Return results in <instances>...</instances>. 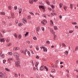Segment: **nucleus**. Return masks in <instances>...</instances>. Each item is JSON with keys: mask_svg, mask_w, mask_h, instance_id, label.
I'll use <instances>...</instances> for the list:
<instances>
[{"mask_svg": "<svg viewBox=\"0 0 78 78\" xmlns=\"http://www.w3.org/2000/svg\"><path fill=\"white\" fill-rule=\"evenodd\" d=\"M13 55L16 57V60H19V58L20 57L19 54L17 52H15L13 54Z\"/></svg>", "mask_w": 78, "mask_h": 78, "instance_id": "1", "label": "nucleus"}, {"mask_svg": "<svg viewBox=\"0 0 78 78\" xmlns=\"http://www.w3.org/2000/svg\"><path fill=\"white\" fill-rule=\"evenodd\" d=\"M17 61L16 62L15 65L16 67H20V62L19 61V60H16Z\"/></svg>", "mask_w": 78, "mask_h": 78, "instance_id": "2", "label": "nucleus"}, {"mask_svg": "<svg viewBox=\"0 0 78 78\" xmlns=\"http://www.w3.org/2000/svg\"><path fill=\"white\" fill-rule=\"evenodd\" d=\"M23 22L24 23H27V20L26 18H23Z\"/></svg>", "mask_w": 78, "mask_h": 78, "instance_id": "3", "label": "nucleus"}, {"mask_svg": "<svg viewBox=\"0 0 78 78\" xmlns=\"http://www.w3.org/2000/svg\"><path fill=\"white\" fill-rule=\"evenodd\" d=\"M36 31L37 34H39L38 32L39 31V27H37L36 28Z\"/></svg>", "mask_w": 78, "mask_h": 78, "instance_id": "4", "label": "nucleus"}, {"mask_svg": "<svg viewBox=\"0 0 78 78\" xmlns=\"http://www.w3.org/2000/svg\"><path fill=\"white\" fill-rule=\"evenodd\" d=\"M19 49V47H15L13 49V50L14 51H17V50H18Z\"/></svg>", "mask_w": 78, "mask_h": 78, "instance_id": "5", "label": "nucleus"}, {"mask_svg": "<svg viewBox=\"0 0 78 78\" xmlns=\"http://www.w3.org/2000/svg\"><path fill=\"white\" fill-rule=\"evenodd\" d=\"M50 25H51V26H53L54 24H53V21H52V20H50Z\"/></svg>", "mask_w": 78, "mask_h": 78, "instance_id": "6", "label": "nucleus"}, {"mask_svg": "<svg viewBox=\"0 0 78 78\" xmlns=\"http://www.w3.org/2000/svg\"><path fill=\"white\" fill-rule=\"evenodd\" d=\"M11 16L12 18V19H14V17H15L14 14L12 13L11 14Z\"/></svg>", "mask_w": 78, "mask_h": 78, "instance_id": "7", "label": "nucleus"}, {"mask_svg": "<svg viewBox=\"0 0 78 78\" xmlns=\"http://www.w3.org/2000/svg\"><path fill=\"white\" fill-rule=\"evenodd\" d=\"M44 66H42L41 67L40 70H41V71H42V70H44Z\"/></svg>", "mask_w": 78, "mask_h": 78, "instance_id": "8", "label": "nucleus"}, {"mask_svg": "<svg viewBox=\"0 0 78 78\" xmlns=\"http://www.w3.org/2000/svg\"><path fill=\"white\" fill-rule=\"evenodd\" d=\"M43 51H45L46 52H47V48L45 47H44L43 48Z\"/></svg>", "mask_w": 78, "mask_h": 78, "instance_id": "9", "label": "nucleus"}, {"mask_svg": "<svg viewBox=\"0 0 78 78\" xmlns=\"http://www.w3.org/2000/svg\"><path fill=\"white\" fill-rule=\"evenodd\" d=\"M50 31L51 33L53 34H55V32L53 31V29H51Z\"/></svg>", "mask_w": 78, "mask_h": 78, "instance_id": "10", "label": "nucleus"}, {"mask_svg": "<svg viewBox=\"0 0 78 78\" xmlns=\"http://www.w3.org/2000/svg\"><path fill=\"white\" fill-rule=\"evenodd\" d=\"M39 8H42L43 9H45V7L42 5H40L39 6Z\"/></svg>", "mask_w": 78, "mask_h": 78, "instance_id": "11", "label": "nucleus"}, {"mask_svg": "<svg viewBox=\"0 0 78 78\" xmlns=\"http://www.w3.org/2000/svg\"><path fill=\"white\" fill-rule=\"evenodd\" d=\"M29 3H30V4H33V0H30L29 1Z\"/></svg>", "mask_w": 78, "mask_h": 78, "instance_id": "12", "label": "nucleus"}, {"mask_svg": "<svg viewBox=\"0 0 78 78\" xmlns=\"http://www.w3.org/2000/svg\"><path fill=\"white\" fill-rule=\"evenodd\" d=\"M18 25L19 27H22V23H19L18 24Z\"/></svg>", "mask_w": 78, "mask_h": 78, "instance_id": "13", "label": "nucleus"}, {"mask_svg": "<svg viewBox=\"0 0 78 78\" xmlns=\"http://www.w3.org/2000/svg\"><path fill=\"white\" fill-rule=\"evenodd\" d=\"M8 10H11V9H12V7L11 6H9L8 7Z\"/></svg>", "mask_w": 78, "mask_h": 78, "instance_id": "14", "label": "nucleus"}, {"mask_svg": "<svg viewBox=\"0 0 78 78\" xmlns=\"http://www.w3.org/2000/svg\"><path fill=\"white\" fill-rule=\"evenodd\" d=\"M46 3H47V4H48V5H50V3L48 1L46 0Z\"/></svg>", "mask_w": 78, "mask_h": 78, "instance_id": "15", "label": "nucleus"}, {"mask_svg": "<svg viewBox=\"0 0 78 78\" xmlns=\"http://www.w3.org/2000/svg\"><path fill=\"white\" fill-rule=\"evenodd\" d=\"M27 51H28V50H27V49H26L25 50V52H23L24 55H26V54H27V53L28 52Z\"/></svg>", "mask_w": 78, "mask_h": 78, "instance_id": "16", "label": "nucleus"}, {"mask_svg": "<svg viewBox=\"0 0 78 78\" xmlns=\"http://www.w3.org/2000/svg\"><path fill=\"white\" fill-rule=\"evenodd\" d=\"M54 28L55 30H58V27L56 26H54Z\"/></svg>", "mask_w": 78, "mask_h": 78, "instance_id": "17", "label": "nucleus"}, {"mask_svg": "<svg viewBox=\"0 0 78 78\" xmlns=\"http://www.w3.org/2000/svg\"><path fill=\"white\" fill-rule=\"evenodd\" d=\"M22 9L21 8L19 10V14H20V13H21V12H22Z\"/></svg>", "mask_w": 78, "mask_h": 78, "instance_id": "18", "label": "nucleus"}, {"mask_svg": "<svg viewBox=\"0 0 78 78\" xmlns=\"http://www.w3.org/2000/svg\"><path fill=\"white\" fill-rule=\"evenodd\" d=\"M55 69H53L51 70V73H55Z\"/></svg>", "mask_w": 78, "mask_h": 78, "instance_id": "19", "label": "nucleus"}, {"mask_svg": "<svg viewBox=\"0 0 78 78\" xmlns=\"http://www.w3.org/2000/svg\"><path fill=\"white\" fill-rule=\"evenodd\" d=\"M3 74L2 73H0V77H2H2H3Z\"/></svg>", "mask_w": 78, "mask_h": 78, "instance_id": "20", "label": "nucleus"}, {"mask_svg": "<svg viewBox=\"0 0 78 78\" xmlns=\"http://www.w3.org/2000/svg\"><path fill=\"white\" fill-rule=\"evenodd\" d=\"M13 60V58H10L8 59V61H12Z\"/></svg>", "mask_w": 78, "mask_h": 78, "instance_id": "21", "label": "nucleus"}, {"mask_svg": "<svg viewBox=\"0 0 78 78\" xmlns=\"http://www.w3.org/2000/svg\"><path fill=\"white\" fill-rule=\"evenodd\" d=\"M68 8V7L67 6H64L63 7V9L65 10V11H66V9H67V8Z\"/></svg>", "mask_w": 78, "mask_h": 78, "instance_id": "22", "label": "nucleus"}, {"mask_svg": "<svg viewBox=\"0 0 78 78\" xmlns=\"http://www.w3.org/2000/svg\"><path fill=\"white\" fill-rule=\"evenodd\" d=\"M8 54L9 55H12V52H9Z\"/></svg>", "mask_w": 78, "mask_h": 78, "instance_id": "23", "label": "nucleus"}, {"mask_svg": "<svg viewBox=\"0 0 78 78\" xmlns=\"http://www.w3.org/2000/svg\"><path fill=\"white\" fill-rule=\"evenodd\" d=\"M69 53V52L67 51H66L65 52V54L66 55V56L68 55V54Z\"/></svg>", "mask_w": 78, "mask_h": 78, "instance_id": "24", "label": "nucleus"}, {"mask_svg": "<svg viewBox=\"0 0 78 78\" xmlns=\"http://www.w3.org/2000/svg\"><path fill=\"white\" fill-rule=\"evenodd\" d=\"M0 42H5V40L3 39L0 38Z\"/></svg>", "mask_w": 78, "mask_h": 78, "instance_id": "25", "label": "nucleus"}, {"mask_svg": "<svg viewBox=\"0 0 78 78\" xmlns=\"http://www.w3.org/2000/svg\"><path fill=\"white\" fill-rule=\"evenodd\" d=\"M0 14H1V15H5V13L4 12H1L0 13Z\"/></svg>", "mask_w": 78, "mask_h": 78, "instance_id": "26", "label": "nucleus"}, {"mask_svg": "<svg viewBox=\"0 0 78 78\" xmlns=\"http://www.w3.org/2000/svg\"><path fill=\"white\" fill-rule=\"evenodd\" d=\"M36 49L37 50H39V47H38V46H36Z\"/></svg>", "mask_w": 78, "mask_h": 78, "instance_id": "27", "label": "nucleus"}, {"mask_svg": "<svg viewBox=\"0 0 78 78\" xmlns=\"http://www.w3.org/2000/svg\"><path fill=\"white\" fill-rule=\"evenodd\" d=\"M5 70H6V71H7V72H10V70L7 68H5Z\"/></svg>", "mask_w": 78, "mask_h": 78, "instance_id": "28", "label": "nucleus"}, {"mask_svg": "<svg viewBox=\"0 0 78 78\" xmlns=\"http://www.w3.org/2000/svg\"><path fill=\"white\" fill-rule=\"evenodd\" d=\"M78 50V47L76 46L75 48V51H77Z\"/></svg>", "mask_w": 78, "mask_h": 78, "instance_id": "29", "label": "nucleus"}, {"mask_svg": "<svg viewBox=\"0 0 78 78\" xmlns=\"http://www.w3.org/2000/svg\"><path fill=\"white\" fill-rule=\"evenodd\" d=\"M73 31V30H70L69 31V33H72Z\"/></svg>", "mask_w": 78, "mask_h": 78, "instance_id": "30", "label": "nucleus"}, {"mask_svg": "<svg viewBox=\"0 0 78 78\" xmlns=\"http://www.w3.org/2000/svg\"><path fill=\"white\" fill-rule=\"evenodd\" d=\"M1 57L2 59H4V58H5V55H4V54H2L1 55Z\"/></svg>", "mask_w": 78, "mask_h": 78, "instance_id": "31", "label": "nucleus"}, {"mask_svg": "<svg viewBox=\"0 0 78 78\" xmlns=\"http://www.w3.org/2000/svg\"><path fill=\"white\" fill-rule=\"evenodd\" d=\"M44 69H46V70L47 71H48V69L47 67H46V66H44Z\"/></svg>", "mask_w": 78, "mask_h": 78, "instance_id": "32", "label": "nucleus"}, {"mask_svg": "<svg viewBox=\"0 0 78 78\" xmlns=\"http://www.w3.org/2000/svg\"><path fill=\"white\" fill-rule=\"evenodd\" d=\"M11 43H10L7 44V46H11Z\"/></svg>", "mask_w": 78, "mask_h": 78, "instance_id": "33", "label": "nucleus"}, {"mask_svg": "<svg viewBox=\"0 0 78 78\" xmlns=\"http://www.w3.org/2000/svg\"><path fill=\"white\" fill-rule=\"evenodd\" d=\"M41 22L43 25H45V23L44 22V21H41Z\"/></svg>", "mask_w": 78, "mask_h": 78, "instance_id": "34", "label": "nucleus"}, {"mask_svg": "<svg viewBox=\"0 0 78 78\" xmlns=\"http://www.w3.org/2000/svg\"><path fill=\"white\" fill-rule=\"evenodd\" d=\"M14 36L16 37V38H17V34H14Z\"/></svg>", "mask_w": 78, "mask_h": 78, "instance_id": "35", "label": "nucleus"}, {"mask_svg": "<svg viewBox=\"0 0 78 78\" xmlns=\"http://www.w3.org/2000/svg\"><path fill=\"white\" fill-rule=\"evenodd\" d=\"M33 39H34V40H35V41H36V40H37V38H36V37H33Z\"/></svg>", "mask_w": 78, "mask_h": 78, "instance_id": "36", "label": "nucleus"}, {"mask_svg": "<svg viewBox=\"0 0 78 78\" xmlns=\"http://www.w3.org/2000/svg\"><path fill=\"white\" fill-rule=\"evenodd\" d=\"M6 42H9V38H7L6 39Z\"/></svg>", "mask_w": 78, "mask_h": 78, "instance_id": "37", "label": "nucleus"}, {"mask_svg": "<svg viewBox=\"0 0 78 78\" xmlns=\"http://www.w3.org/2000/svg\"><path fill=\"white\" fill-rule=\"evenodd\" d=\"M18 37L19 39H21L22 37V36L21 35H19Z\"/></svg>", "mask_w": 78, "mask_h": 78, "instance_id": "38", "label": "nucleus"}, {"mask_svg": "<svg viewBox=\"0 0 78 78\" xmlns=\"http://www.w3.org/2000/svg\"><path fill=\"white\" fill-rule=\"evenodd\" d=\"M72 24H73V25H77V23L76 22H73L72 23Z\"/></svg>", "mask_w": 78, "mask_h": 78, "instance_id": "39", "label": "nucleus"}, {"mask_svg": "<svg viewBox=\"0 0 78 78\" xmlns=\"http://www.w3.org/2000/svg\"><path fill=\"white\" fill-rule=\"evenodd\" d=\"M21 53H24V50L23 49H21L20 51Z\"/></svg>", "mask_w": 78, "mask_h": 78, "instance_id": "40", "label": "nucleus"}, {"mask_svg": "<svg viewBox=\"0 0 78 78\" xmlns=\"http://www.w3.org/2000/svg\"><path fill=\"white\" fill-rule=\"evenodd\" d=\"M59 6L60 8H62V3H60L59 4Z\"/></svg>", "mask_w": 78, "mask_h": 78, "instance_id": "41", "label": "nucleus"}, {"mask_svg": "<svg viewBox=\"0 0 78 78\" xmlns=\"http://www.w3.org/2000/svg\"><path fill=\"white\" fill-rule=\"evenodd\" d=\"M70 8L71 9H73V5H72V4H70Z\"/></svg>", "mask_w": 78, "mask_h": 78, "instance_id": "42", "label": "nucleus"}, {"mask_svg": "<svg viewBox=\"0 0 78 78\" xmlns=\"http://www.w3.org/2000/svg\"><path fill=\"white\" fill-rule=\"evenodd\" d=\"M41 30L43 31H44V30H45V29H44V27H41Z\"/></svg>", "mask_w": 78, "mask_h": 78, "instance_id": "43", "label": "nucleus"}, {"mask_svg": "<svg viewBox=\"0 0 78 78\" xmlns=\"http://www.w3.org/2000/svg\"><path fill=\"white\" fill-rule=\"evenodd\" d=\"M0 37H3V36L2 35V33H0Z\"/></svg>", "mask_w": 78, "mask_h": 78, "instance_id": "44", "label": "nucleus"}, {"mask_svg": "<svg viewBox=\"0 0 78 78\" xmlns=\"http://www.w3.org/2000/svg\"><path fill=\"white\" fill-rule=\"evenodd\" d=\"M28 32H26V34H25V37L27 36H28Z\"/></svg>", "mask_w": 78, "mask_h": 78, "instance_id": "45", "label": "nucleus"}, {"mask_svg": "<svg viewBox=\"0 0 78 78\" xmlns=\"http://www.w3.org/2000/svg\"><path fill=\"white\" fill-rule=\"evenodd\" d=\"M27 43L28 44H30V41H26Z\"/></svg>", "mask_w": 78, "mask_h": 78, "instance_id": "46", "label": "nucleus"}, {"mask_svg": "<svg viewBox=\"0 0 78 78\" xmlns=\"http://www.w3.org/2000/svg\"><path fill=\"white\" fill-rule=\"evenodd\" d=\"M15 77H17L18 76V75L16 73H15Z\"/></svg>", "mask_w": 78, "mask_h": 78, "instance_id": "47", "label": "nucleus"}, {"mask_svg": "<svg viewBox=\"0 0 78 78\" xmlns=\"http://www.w3.org/2000/svg\"><path fill=\"white\" fill-rule=\"evenodd\" d=\"M51 16H54L55 15V13H51Z\"/></svg>", "mask_w": 78, "mask_h": 78, "instance_id": "48", "label": "nucleus"}, {"mask_svg": "<svg viewBox=\"0 0 78 78\" xmlns=\"http://www.w3.org/2000/svg\"><path fill=\"white\" fill-rule=\"evenodd\" d=\"M30 14H32V16H34V14L32 13V12H29Z\"/></svg>", "mask_w": 78, "mask_h": 78, "instance_id": "49", "label": "nucleus"}, {"mask_svg": "<svg viewBox=\"0 0 78 78\" xmlns=\"http://www.w3.org/2000/svg\"><path fill=\"white\" fill-rule=\"evenodd\" d=\"M62 46H63V47H66V44H65L64 43H62Z\"/></svg>", "mask_w": 78, "mask_h": 78, "instance_id": "50", "label": "nucleus"}, {"mask_svg": "<svg viewBox=\"0 0 78 78\" xmlns=\"http://www.w3.org/2000/svg\"><path fill=\"white\" fill-rule=\"evenodd\" d=\"M14 8L15 10H16L17 9V6H15Z\"/></svg>", "mask_w": 78, "mask_h": 78, "instance_id": "51", "label": "nucleus"}, {"mask_svg": "<svg viewBox=\"0 0 78 78\" xmlns=\"http://www.w3.org/2000/svg\"><path fill=\"white\" fill-rule=\"evenodd\" d=\"M27 19H30L31 18V16H29L27 17Z\"/></svg>", "mask_w": 78, "mask_h": 78, "instance_id": "52", "label": "nucleus"}, {"mask_svg": "<svg viewBox=\"0 0 78 78\" xmlns=\"http://www.w3.org/2000/svg\"><path fill=\"white\" fill-rule=\"evenodd\" d=\"M75 28L76 29H78V26H75Z\"/></svg>", "mask_w": 78, "mask_h": 78, "instance_id": "53", "label": "nucleus"}, {"mask_svg": "<svg viewBox=\"0 0 78 78\" xmlns=\"http://www.w3.org/2000/svg\"><path fill=\"white\" fill-rule=\"evenodd\" d=\"M44 22H45L46 23H47V20H43Z\"/></svg>", "mask_w": 78, "mask_h": 78, "instance_id": "54", "label": "nucleus"}, {"mask_svg": "<svg viewBox=\"0 0 78 78\" xmlns=\"http://www.w3.org/2000/svg\"><path fill=\"white\" fill-rule=\"evenodd\" d=\"M43 17H47V16L45 14H43Z\"/></svg>", "mask_w": 78, "mask_h": 78, "instance_id": "55", "label": "nucleus"}, {"mask_svg": "<svg viewBox=\"0 0 78 78\" xmlns=\"http://www.w3.org/2000/svg\"><path fill=\"white\" fill-rule=\"evenodd\" d=\"M27 54H28V55H29V56H30V52L28 51L27 52Z\"/></svg>", "mask_w": 78, "mask_h": 78, "instance_id": "56", "label": "nucleus"}, {"mask_svg": "<svg viewBox=\"0 0 78 78\" xmlns=\"http://www.w3.org/2000/svg\"><path fill=\"white\" fill-rule=\"evenodd\" d=\"M50 43V41H46V44H48Z\"/></svg>", "mask_w": 78, "mask_h": 78, "instance_id": "57", "label": "nucleus"}, {"mask_svg": "<svg viewBox=\"0 0 78 78\" xmlns=\"http://www.w3.org/2000/svg\"><path fill=\"white\" fill-rule=\"evenodd\" d=\"M55 52H58L59 51V50H58L56 49L55 50Z\"/></svg>", "mask_w": 78, "mask_h": 78, "instance_id": "58", "label": "nucleus"}, {"mask_svg": "<svg viewBox=\"0 0 78 78\" xmlns=\"http://www.w3.org/2000/svg\"><path fill=\"white\" fill-rule=\"evenodd\" d=\"M36 68H35V67H34L33 68V70H36Z\"/></svg>", "mask_w": 78, "mask_h": 78, "instance_id": "59", "label": "nucleus"}, {"mask_svg": "<svg viewBox=\"0 0 78 78\" xmlns=\"http://www.w3.org/2000/svg\"><path fill=\"white\" fill-rule=\"evenodd\" d=\"M33 46L32 45H30V48H33Z\"/></svg>", "mask_w": 78, "mask_h": 78, "instance_id": "60", "label": "nucleus"}, {"mask_svg": "<svg viewBox=\"0 0 78 78\" xmlns=\"http://www.w3.org/2000/svg\"><path fill=\"white\" fill-rule=\"evenodd\" d=\"M5 62H6V60H3V63H5Z\"/></svg>", "mask_w": 78, "mask_h": 78, "instance_id": "61", "label": "nucleus"}, {"mask_svg": "<svg viewBox=\"0 0 78 78\" xmlns=\"http://www.w3.org/2000/svg\"><path fill=\"white\" fill-rule=\"evenodd\" d=\"M36 58L37 59H39V56H37L36 57Z\"/></svg>", "mask_w": 78, "mask_h": 78, "instance_id": "62", "label": "nucleus"}, {"mask_svg": "<svg viewBox=\"0 0 78 78\" xmlns=\"http://www.w3.org/2000/svg\"><path fill=\"white\" fill-rule=\"evenodd\" d=\"M48 9H49V10H51V8L50 7H48Z\"/></svg>", "mask_w": 78, "mask_h": 78, "instance_id": "63", "label": "nucleus"}, {"mask_svg": "<svg viewBox=\"0 0 78 78\" xmlns=\"http://www.w3.org/2000/svg\"><path fill=\"white\" fill-rule=\"evenodd\" d=\"M76 64H77L78 65V61H76Z\"/></svg>", "mask_w": 78, "mask_h": 78, "instance_id": "64", "label": "nucleus"}]
</instances>
